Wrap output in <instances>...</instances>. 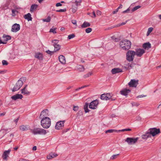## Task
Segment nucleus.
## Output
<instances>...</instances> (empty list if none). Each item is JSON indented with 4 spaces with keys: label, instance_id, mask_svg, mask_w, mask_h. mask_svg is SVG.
Masks as SVG:
<instances>
[{
    "label": "nucleus",
    "instance_id": "obj_23",
    "mask_svg": "<svg viewBox=\"0 0 161 161\" xmlns=\"http://www.w3.org/2000/svg\"><path fill=\"white\" fill-rule=\"evenodd\" d=\"M122 72V70L119 68H114L111 70V72L113 74H115L116 73H119Z\"/></svg>",
    "mask_w": 161,
    "mask_h": 161
},
{
    "label": "nucleus",
    "instance_id": "obj_28",
    "mask_svg": "<svg viewBox=\"0 0 161 161\" xmlns=\"http://www.w3.org/2000/svg\"><path fill=\"white\" fill-rule=\"evenodd\" d=\"M90 24L88 22H85L82 25H81V27L82 28H85L87 27H88L90 26Z\"/></svg>",
    "mask_w": 161,
    "mask_h": 161
},
{
    "label": "nucleus",
    "instance_id": "obj_47",
    "mask_svg": "<svg viewBox=\"0 0 161 161\" xmlns=\"http://www.w3.org/2000/svg\"><path fill=\"white\" fill-rule=\"evenodd\" d=\"M131 129L128 128V129H123L122 130L123 131H131Z\"/></svg>",
    "mask_w": 161,
    "mask_h": 161
},
{
    "label": "nucleus",
    "instance_id": "obj_39",
    "mask_svg": "<svg viewBox=\"0 0 161 161\" xmlns=\"http://www.w3.org/2000/svg\"><path fill=\"white\" fill-rule=\"evenodd\" d=\"M141 7L140 6H137L134 7L132 9V11H134L137 9Z\"/></svg>",
    "mask_w": 161,
    "mask_h": 161
},
{
    "label": "nucleus",
    "instance_id": "obj_53",
    "mask_svg": "<svg viewBox=\"0 0 161 161\" xmlns=\"http://www.w3.org/2000/svg\"><path fill=\"white\" fill-rule=\"evenodd\" d=\"M122 8V5H120V6L118 7V8H117V9H118V10L120 8Z\"/></svg>",
    "mask_w": 161,
    "mask_h": 161
},
{
    "label": "nucleus",
    "instance_id": "obj_10",
    "mask_svg": "<svg viewBox=\"0 0 161 161\" xmlns=\"http://www.w3.org/2000/svg\"><path fill=\"white\" fill-rule=\"evenodd\" d=\"M98 103V100H94L90 103L89 105V108L92 109H96Z\"/></svg>",
    "mask_w": 161,
    "mask_h": 161
},
{
    "label": "nucleus",
    "instance_id": "obj_15",
    "mask_svg": "<svg viewBox=\"0 0 161 161\" xmlns=\"http://www.w3.org/2000/svg\"><path fill=\"white\" fill-rule=\"evenodd\" d=\"M145 52V51L143 49H139L136 51L135 55L138 57H140Z\"/></svg>",
    "mask_w": 161,
    "mask_h": 161
},
{
    "label": "nucleus",
    "instance_id": "obj_24",
    "mask_svg": "<svg viewBox=\"0 0 161 161\" xmlns=\"http://www.w3.org/2000/svg\"><path fill=\"white\" fill-rule=\"evenodd\" d=\"M19 9V8L17 7L15 8L14 9H12V15L13 16H15L16 15L18 14V11L17 10H18Z\"/></svg>",
    "mask_w": 161,
    "mask_h": 161
},
{
    "label": "nucleus",
    "instance_id": "obj_54",
    "mask_svg": "<svg viewBox=\"0 0 161 161\" xmlns=\"http://www.w3.org/2000/svg\"><path fill=\"white\" fill-rule=\"evenodd\" d=\"M80 2H79V5H80ZM75 3H76V5H77V6H78V3H79V2H77V1H76L75 2Z\"/></svg>",
    "mask_w": 161,
    "mask_h": 161
},
{
    "label": "nucleus",
    "instance_id": "obj_43",
    "mask_svg": "<svg viewBox=\"0 0 161 161\" xmlns=\"http://www.w3.org/2000/svg\"><path fill=\"white\" fill-rule=\"evenodd\" d=\"M54 52L51 51L49 50H48L46 51V52L49 54L52 55L53 53Z\"/></svg>",
    "mask_w": 161,
    "mask_h": 161
},
{
    "label": "nucleus",
    "instance_id": "obj_49",
    "mask_svg": "<svg viewBox=\"0 0 161 161\" xmlns=\"http://www.w3.org/2000/svg\"><path fill=\"white\" fill-rule=\"evenodd\" d=\"M62 5V4L60 3H58L56 4V6L57 7H59L60 6Z\"/></svg>",
    "mask_w": 161,
    "mask_h": 161
},
{
    "label": "nucleus",
    "instance_id": "obj_14",
    "mask_svg": "<svg viewBox=\"0 0 161 161\" xmlns=\"http://www.w3.org/2000/svg\"><path fill=\"white\" fill-rule=\"evenodd\" d=\"M111 97L110 93L103 94L101 95V99L103 100L110 99Z\"/></svg>",
    "mask_w": 161,
    "mask_h": 161
},
{
    "label": "nucleus",
    "instance_id": "obj_36",
    "mask_svg": "<svg viewBox=\"0 0 161 161\" xmlns=\"http://www.w3.org/2000/svg\"><path fill=\"white\" fill-rule=\"evenodd\" d=\"M51 20V18L50 16H48L47 19H43V20L44 22H49Z\"/></svg>",
    "mask_w": 161,
    "mask_h": 161
},
{
    "label": "nucleus",
    "instance_id": "obj_41",
    "mask_svg": "<svg viewBox=\"0 0 161 161\" xmlns=\"http://www.w3.org/2000/svg\"><path fill=\"white\" fill-rule=\"evenodd\" d=\"M79 107L78 106H74L73 107V110L74 111H77L78 110Z\"/></svg>",
    "mask_w": 161,
    "mask_h": 161
},
{
    "label": "nucleus",
    "instance_id": "obj_30",
    "mask_svg": "<svg viewBox=\"0 0 161 161\" xmlns=\"http://www.w3.org/2000/svg\"><path fill=\"white\" fill-rule=\"evenodd\" d=\"M88 103H86L85 105L84 106V109L86 113L88 112H89V110L88 108Z\"/></svg>",
    "mask_w": 161,
    "mask_h": 161
},
{
    "label": "nucleus",
    "instance_id": "obj_8",
    "mask_svg": "<svg viewBox=\"0 0 161 161\" xmlns=\"http://www.w3.org/2000/svg\"><path fill=\"white\" fill-rule=\"evenodd\" d=\"M54 47V52L59 50L60 49V46L58 44V41L56 40H54L52 41Z\"/></svg>",
    "mask_w": 161,
    "mask_h": 161
},
{
    "label": "nucleus",
    "instance_id": "obj_52",
    "mask_svg": "<svg viewBox=\"0 0 161 161\" xmlns=\"http://www.w3.org/2000/svg\"><path fill=\"white\" fill-rule=\"evenodd\" d=\"M5 72H6V71H5V70L0 71V73L3 74V73H5Z\"/></svg>",
    "mask_w": 161,
    "mask_h": 161
},
{
    "label": "nucleus",
    "instance_id": "obj_11",
    "mask_svg": "<svg viewBox=\"0 0 161 161\" xmlns=\"http://www.w3.org/2000/svg\"><path fill=\"white\" fill-rule=\"evenodd\" d=\"M138 80H131L129 83L128 85L130 87H136L138 84Z\"/></svg>",
    "mask_w": 161,
    "mask_h": 161
},
{
    "label": "nucleus",
    "instance_id": "obj_40",
    "mask_svg": "<svg viewBox=\"0 0 161 161\" xmlns=\"http://www.w3.org/2000/svg\"><path fill=\"white\" fill-rule=\"evenodd\" d=\"M127 22V21H126L125 22H122V23H120L119 24H118L117 25V27H119V26H121V25H125V24H126V23Z\"/></svg>",
    "mask_w": 161,
    "mask_h": 161
},
{
    "label": "nucleus",
    "instance_id": "obj_18",
    "mask_svg": "<svg viewBox=\"0 0 161 161\" xmlns=\"http://www.w3.org/2000/svg\"><path fill=\"white\" fill-rule=\"evenodd\" d=\"M58 156V155L54 153L51 152L47 155V158L49 159L53 158Z\"/></svg>",
    "mask_w": 161,
    "mask_h": 161
},
{
    "label": "nucleus",
    "instance_id": "obj_20",
    "mask_svg": "<svg viewBox=\"0 0 161 161\" xmlns=\"http://www.w3.org/2000/svg\"><path fill=\"white\" fill-rule=\"evenodd\" d=\"M38 6L36 4H32L31 7L30 12H33L36 10L37 8H38Z\"/></svg>",
    "mask_w": 161,
    "mask_h": 161
},
{
    "label": "nucleus",
    "instance_id": "obj_1",
    "mask_svg": "<svg viewBox=\"0 0 161 161\" xmlns=\"http://www.w3.org/2000/svg\"><path fill=\"white\" fill-rule=\"evenodd\" d=\"M160 132L159 129L156 128H151L149 130V132L147 133L145 135H143V138H147L150 136V135L154 136Z\"/></svg>",
    "mask_w": 161,
    "mask_h": 161
},
{
    "label": "nucleus",
    "instance_id": "obj_38",
    "mask_svg": "<svg viewBox=\"0 0 161 161\" xmlns=\"http://www.w3.org/2000/svg\"><path fill=\"white\" fill-rule=\"evenodd\" d=\"M92 31V29L90 28H88L86 29V32L87 33H89L90 32Z\"/></svg>",
    "mask_w": 161,
    "mask_h": 161
},
{
    "label": "nucleus",
    "instance_id": "obj_31",
    "mask_svg": "<svg viewBox=\"0 0 161 161\" xmlns=\"http://www.w3.org/2000/svg\"><path fill=\"white\" fill-rule=\"evenodd\" d=\"M78 70L80 71H82L84 70V68L83 65H79L78 66Z\"/></svg>",
    "mask_w": 161,
    "mask_h": 161
},
{
    "label": "nucleus",
    "instance_id": "obj_33",
    "mask_svg": "<svg viewBox=\"0 0 161 161\" xmlns=\"http://www.w3.org/2000/svg\"><path fill=\"white\" fill-rule=\"evenodd\" d=\"M117 132V130H116L111 129L107 130L106 131L105 133H112L114 132Z\"/></svg>",
    "mask_w": 161,
    "mask_h": 161
},
{
    "label": "nucleus",
    "instance_id": "obj_62",
    "mask_svg": "<svg viewBox=\"0 0 161 161\" xmlns=\"http://www.w3.org/2000/svg\"><path fill=\"white\" fill-rule=\"evenodd\" d=\"M18 119H16L15 121H16V123H17V122L18 121Z\"/></svg>",
    "mask_w": 161,
    "mask_h": 161
},
{
    "label": "nucleus",
    "instance_id": "obj_26",
    "mask_svg": "<svg viewBox=\"0 0 161 161\" xmlns=\"http://www.w3.org/2000/svg\"><path fill=\"white\" fill-rule=\"evenodd\" d=\"M43 55L40 53H37L36 54L35 57L39 59L42 60L43 58Z\"/></svg>",
    "mask_w": 161,
    "mask_h": 161
},
{
    "label": "nucleus",
    "instance_id": "obj_59",
    "mask_svg": "<svg viewBox=\"0 0 161 161\" xmlns=\"http://www.w3.org/2000/svg\"><path fill=\"white\" fill-rule=\"evenodd\" d=\"M5 113H3V114H1L0 115H1V116L4 115H5Z\"/></svg>",
    "mask_w": 161,
    "mask_h": 161
},
{
    "label": "nucleus",
    "instance_id": "obj_63",
    "mask_svg": "<svg viewBox=\"0 0 161 161\" xmlns=\"http://www.w3.org/2000/svg\"><path fill=\"white\" fill-rule=\"evenodd\" d=\"M64 28L63 27V28H61V30H62H62H64Z\"/></svg>",
    "mask_w": 161,
    "mask_h": 161
},
{
    "label": "nucleus",
    "instance_id": "obj_22",
    "mask_svg": "<svg viewBox=\"0 0 161 161\" xmlns=\"http://www.w3.org/2000/svg\"><path fill=\"white\" fill-rule=\"evenodd\" d=\"M142 47L145 49H148L151 47V45L149 42L143 44Z\"/></svg>",
    "mask_w": 161,
    "mask_h": 161
},
{
    "label": "nucleus",
    "instance_id": "obj_61",
    "mask_svg": "<svg viewBox=\"0 0 161 161\" xmlns=\"http://www.w3.org/2000/svg\"><path fill=\"white\" fill-rule=\"evenodd\" d=\"M159 18V19H161V15H159V16H158Z\"/></svg>",
    "mask_w": 161,
    "mask_h": 161
},
{
    "label": "nucleus",
    "instance_id": "obj_17",
    "mask_svg": "<svg viewBox=\"0 0 161 161\" xmlns=\"http://www.w3.org/2000/svg\"><path fill=\"white\" fill-rule=\"evenodd\" d=\"M130 90L129 89H124L120 91V93L121 94L126 96L128 94L130 93Z\"/></svg>",
    "mask_w": 161,
    "mask_h": 161
},
{
    "label": "nucleus",
    "instance_id": "obj_51",
    "mask_svg": "<svg viewBox=\"0 0 161 161\" xmlns=\"http://www.w3.org/2000/svg\"><path fill=\"white\" fill-rule=\"evenodd\" d=\"M36 149H37V147H36L35 146H34L33 148H32V150L33 151H36Z\"/></svg>",
    "mask_w": 161,
    "mask_h": 161
},
{
    "label": "nucleus",
    "instance_id": "obj_5",
    "mask_svg": "<svg viewBox=\"0 0 161 161\" xmlns=\"http://www.w3.org/2000/svg\"><path fill=\"white\" fill-rule=\"evenodd\" d=\"M23 80H24V78H21L17 82L16 84L14 86L13 89V91H16L20 88L23 84L22 81Z\"/></svg>",
    "mask_w": 161,
    "mask_h": 161
},
{
    "label": "nucleus",
    "instance_id": "obj_25",
    "mask_svg": "<svg viewBox=\"0 0 161 161\" xmlns=\"http://www.w3.org/2000/svg\"><path fill=\"white\" fill-rule=\"evenodd\" d=\"M10 151V150H8V151H6L4 152L3 156V157L4 159H6L8 157V155Z\"/></svg>",
    "mask_w": 161,
    "mask_h": 161
},
{
    "label": "nucleus",
    "instance_id": "obj_21",
    "mask_svg": "<svg viewBox=\"0 0 161 161\" xmlns=\"http://www.w3.org/2000/svg\"><path fill=\"white\" fill-rule=\"evenodd\" d=\"M59 61L63 64H65L66 62L64 57L62 55H60L58 58Z\"/></svg>",
    "mask_w": 161,
    "mask_h": 161
},
{
    "label": "nucleus",
    "instance_id": "obj_48",
    "mask_svg": "<svg viewBox=\"0 0 161 161\" xmlns=\"http://www.w3.org/2000/svg\"><path fill=\"white\" fill-rule=\"evenodd\" d=\"M130 10V9L129 8H128L126 10L123 11V13L125 14L126 13H128L129 11Z\"/></svg>",
    "mask_w": 161,
    "mask_h": 161
},
{
    "label": "nucleus",
    "instance_id": "obj_46",
    "mask_svg": "<svg viewBox=\"0 0 161 161\" xmlns=\"http://www.w3.org/2000/svg\"><path fill=\"white\" fill-rule=\"evenodd\" d=\"M71 22L73 24L75 25L76 26H77L76 21L75 20H72Z\"/></svg>",
    "mask_w": 161,
    "mask_h": 161
},
{
    "label": "nucleus",
    "instance_id": "obj_45",
    "mask_svg": "<svg viewBox=\"0 0 161 161\" xmlns=\"http://www.w3.org/2000/svg\"><path fill=\"white\" fill-rule=\"evenodd\" d=\"M96 14L97 15H100L101 14V12L100 11L97 10V11Z\"/></svg>",
    "mask_w": 161,
    "mask_h": 161
},
{
    "label": "nucleus",
    "instance_id": "obj_27",
    "mask_svg": "<svg viewBox=\"0 0 161 161\" xmlns=\"http://www.w3.org/2000/svg\"><path fill=\"white\" fill-rule=\"evenodd\" d=\"M24 17L25 19H27L28 21L31 20L32 19L31 15V14L29 13L25 15Z\"/></svg>",
    "mask_w": 161,
    "mask_h": 161
},
{
    "label": "nucleus",
    "instance_id": "obj_57",
    "mask_svg": "<svg viewBox=\"0 0 161 161\" xmlns=\"http://www.w3.org/2000/svg\"><path fill=\"white\" fill-rule=\"evenodd\" d=\"M92 14H93L94 15V17H95L96 16V14H95V12H93V13H92Z\"/></svg>",
    "mask_w": 161,
    "mask_h": 161
},
{
    "label": "nucleus",
    "instance_id": "obj_64",
    "mask_svg": "<svg viewBox=\"0 0 161 161\" xmlns=\"http://www.w3.org/2000/svg\"><path fill=\"white\" fill-rule=\"evenodd\" d=\"M61 3H64V1H62V2H61Z\"/></svg>",
    "mask_w": 161,
    "mask_h": 161
},
{
    "label": "nucleus",
    "instance_id": "obj_4",
    "mask_svg": "<svg viewBox=\"0 0 161 161\" xmlns=\"http://www.w3.org/2000/svg\"><path fill=\"white\" fill-rule=\"evenodd\" d=\"M31 132L34 135H45L47 133V132L45 130L39 128H35L34 129L31 130Z\"/></svg>",
    "mask_w": 161,
    "mask_h": 161
},
{
    "label": "nucleus",
    "instance_id": "obj_60",
    "mask_svg": "<svg viewBox=\"0 0 161 161\" xmlns=\"http://www.w3.org/2000/svg\"><path fill=\"white\" fill-rule=\"evenodd\" d=\"M43 0H38V1L40 3H41Z\"/></svg>",
    "mask_w": 161,
    "mask_h": 161
},
{
    "label": "nucleus",
    "instance_id": "obj_3",
    "mask_svg": "<svg viewBox=\"0 0 161 161\" xmlns=\"http://www.w3.org/2000/svg\"><path fill=\"white\" fill-rule=\"evenodd\" d=\"M51 124V119L49 118H44L41 120V124L42 127L44 128H49Z\"/></svg>",
    "mask_w": 161,
    "mask_h": 161
},
{
    "label": "nucleus",
    "instance_id": "obj_34",
    "mask_svg": "<svg viewBox=\"0 0 161 161\" xmlns=\"http://www.w3.org/2000/svg\"><path fill=\"white\" fill-rule=\"evenodd\" d=\"M119 155V154H117L116 155H114L110 158V159L114 160L117 158Z\"/></svg>",
    "mask_w": 161,
    "mask_h": 161
},
{
    "label": "nucleus",
    "instance_id": "obj_19",
    "mask_svg": "<svg viewBox=\"0 0 161 161\" xmlns=\"http://www.w3.org/2000/svg\"><path fill=\"white\" fill-rule=\"evenodd\" d=\"M23 97V96L22 95L20 94H17L11 97V98L14 100H16L18 99H21Z\"/></svg>",
    "mask_w": 161,
    "mask_h": 161
},
{
    "label": "nucleus",
    "instance_id": "obj_12",
    "mask_svg": "<svg viewBox=\"0 0 161 161\" xmlns=\"http://www.w3.org/2000/svg\"><path fill=\"white\" fill-rule=\"evenodd\" d=\"M64 121H60L56 123L55 128L57 130H60L62 129L64 126Z\"/></svg>",
    "mask_w": 161,
    "mask_h": 161
},
{
    "label": "nucleus",
    "instance_id": "obj_44",
    "mask_svg": "<svg viewBox=\"0 0 161 161\" xmlns=\"http://www.w3.org/2000/svg\"><path fill=\"white\" fill-rule=\"evenodd\" d=\"M66 11V9H60L59 10H57V12H65Z\"/></svg>",
    "mask_w": 161,
    "mask_h": 161
},
{
    "label": "nucleus",
    "instance_id": "obj_35",
    "mask_svg": "<svg viewBox=\"0 0 161 161\" xmlns=\"http://www.w3.org/2000/svg\"><path fill=\"white\" fill-rule=\"evenodd\" d=\"M57 28H52L50 30V32H52L53 33H56V30Z\"/></svg>",
    "mask_w": 161,
    "mask_h": 161
},
{
    "label": "nucleus",
    "instance_id": "obj_37",
    "mask_svg": "<svg viewBox=\"0 0 161 161\" xmlns=\"http://www.w3.org/2000/svg\"><path fill=\"white\" fill-rule=\"evenodd\" d=\"M75 35L74 34H72L69 35L68 38L69 39H70L71 38H74L75 37Z\"/></svg>",
    "mask_w": 161,
    "mask_h": 161
},
{
    "label": "nucleus",
    "instance_id": "obj_6",
    "mask_svg": "<svg viewBox=\"0 0 161 161\" xmlns=\"http://www.w3.org/2000/svg\"><path fill=\"white\" fill-rule=\"evenodd\" d=\"M136 53L132 51H129L126 53V59L129 61L133 60Z\"/></svg>",
    "mask_w": 161,
    "mask_h": 161
},
{
    "label": "nucleus",
    "instance_id": "obj_42",
    "mask_svg": "<svg viewBox=\"0 0 161 161\" xmlns=\"http://www.w3.org/2000/svg\"><path fill=\"white\" fill-rule=\"evenodd\" d=\"M2 64L3 65H7L8 63L5 60H3L2 61Z\"/></svg>",
    "mask_w": 161,
    "mask_h": 161
},
{
    "label": "nucleus",
    "instance_id": "obj_16",
    "mask_svg": "<svg viewBox=\"0 0 161 161\" xmlns=\"http://www.w3.org/2000/svg\"><path fill=\"white\" fill-rule=\"evenodd\" d=\"M27 85L21 90V93L24 95H29L30 93V92L28 91L26 88Z\"/></svg>",
    "mask_w": 161,
    "mask_h": 161
},
{
    "label": "nucleus",
    "instance_id": "obj_50",
    "mask_svg": "<svg viewBox=\"0 0 161 161\" xmlns=\"http://www.w3.org/2000/svg\"><path fill=\"white\" fill-rule=\"evenodd\" d=\"M118 11V9H116L115 11H114L112 12L113 14H114L116 13H117Z\"/></svg>",
    "mask_w": 161,
    "mask_h": 161
},
{
    "label": "nucleus",
    "instance_id": "obj_9",
    "mask_svg": "<svg viewBox=\"0 0 161 161\" xmlns=\"http://www.w3.org/2000/svg\"><path fill=\"white\" fill-rule=\"evenodd\" d=\"M49 112L48 110L46 109L43 110L41 113L40 114V117L41 118L43 119L44 118H48L47 116H48Z\"/></svg>",
    "mask_w": 161,
    "mask_h": 161
},
{
    "label": "nucleus",
    "instance_id": "obj_29",
    "mask_svg": "<svg viewBox=\"0 0 161 161\" xmlns=\"http://www.w3.org/2000/svg\"><path fill=\"white\" fill-rule=\"evenodd\" d=\"M19 129L21 130L25 131L28 129V128H27V127L25 125H22L19 127Z\"/></svg>",
    "mask_w": 161,
    "mask_h": 161
},
{
    "label": "nucleus",
    "instance_id": "obj_7",
    "mask_svg": "<svg viewBox=\"0 0 161 161\" xmlns=\"http://www.w3.org/2000/svg\"><path fill=\"white\" fill-rule=\"evenodd\" d=\"M138 140V138H136L127 137L125 141L129 144H132L135 143Z\"/></svg>",
    "mask_w": 161,
    "mask_h": 161
},
{
    "label": "nucleus",
    "instance_id": "obj_56",
    "mask_svg": "<svg viewBox=\"0 0 161 161\" xmlns=\"http://www.w3.org/2000/svg\"><path fill=\"white\" fill-rule=\"evenodd\" d=\"M92 73H89L87 74V76H90L92 75Z\"/></svg>",
    "mask_w": 161,
    "mask_h": 161
},
{
    "label": "nucleus",
    "instance_id": "obj_13",
    "mask_svg": "<svg viewBox=\"0 0 161 161\" xmlns=\"http://www.w3.org/2000/svg\"><path fill=\"white\" fill-rule=\"evenodd\" d=\"M20 29V25L17 24H14L12 26L11 31L14 32H16Z\"/></svg>",
    "mask_w": 161,
    "mask_h": 161
},
{
    "label": "nucleus",
    "instance_id": "obj_55",
    "mask_svg": "<svg viewBox=\"0 0 161 161\" xmlns=\"http://www.w3.org/2000/svg\"><path fill=\"white\" fill-rule=\"evenodd\" d=\"M18 148V147H15L14 148V150H15V151H16Z\"/></svg>",
    "mask_w": 161,
    "mask_h": 161
},
{
    "label": "nucleus",
    "instance_id": "obj_32",
    "mask_svg": "<svg viewBox=\"0 0 161 161\" xmlns=\"http://www.w3.org/2000/svg\"><path fill=\"white\" fill-rule=\"evenodd\" d=\"M153 27H150L148 29L147 34V36H148L150 34L151 32L153 31Z\"/></svg>",
    "mask_w": 161,
    "mask_h": 161
},
{
    "label": "nucleus",
    "instance_id": "obj_2",
    "mask_svg": "<svg viewBox=\"0 0 161 161\" xmlns=\"http://www.w3.org/2000/svg\"><path fill=\"white\" fill-rule=\"evenodd\" d=\"M120 46L124 50H128L131 47V43L128 40H125L121 41Z\"/></svg>",
    "mask_w": 161,
    "mask_h": 161
},
{
    "label": "nucleus",
    "instance_id": "obj_58",
    "mask_svg": "<svg viewBox=\"0 0 161 161\" xmlns=\"http://www.w3.org/2000/svg\"><path fill=\"white\" fill-rule=\"evenodd\" d=\"M25 160L24 159H23V158H21L19 160V161H25Z\"/></svg>",
    "mask_w": 161,
    "mask_h": 161
}]
</instances>
